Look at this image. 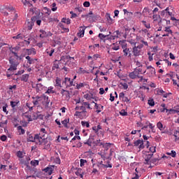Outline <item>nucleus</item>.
Returning <instances> with one entry per match:
<instances>
[{
  "mask_svg": "<svg viewBox=\"0 0 179 179\" xmlns=\"http://www.w3.org/2000/svg\"><path fill=\"white\" fill-rule=\"evenodd\" d=\"M137 40V45H135L132 48V54L134 57H139V55H142V48L143 47H148L149 44L148 41H145L143 38L136 37Z\"/></svg>",
  "mask_w": 179,
  "mask_h": 179,
  "instance_id": "f257e3e1",
  "label": "nucleus"
},
{
  "mask_svg": "<svg viewBox=\"0 0 179 179\" xmlns=\"http://www.w3.org/2000/svg\"><path fill=\"white\" fill-rule=\"evenodd\" d=\"M17 59H20V58H17L16 56L12 55H10L8 61L10 65L6 71L7 78H10L13 75V72L17 69V66L19 65Z\"/></svg>",
  "mask_w": 179,
  "mask_h": 179,
  "instance_id": "f03ea898",
  "label": "nucleus"
},
{
  "mask_svg": "<svg viewBox=\"0 0 179 179\" xmlns=\"http://www.w3.org/2000/svg\"><path fill=\"white\" fill-rule=\"evenodd\" d=\"M33 104L34 106H37L38 107H40V105L42 104V106H48L50 104V99H48V96L45 94H42L41 96H33Z\"/></svg>",
  "mask_w": 179,
  "mask_h": 179,
  "instance_id": "7ed1b4c3",
  "label": "nucleus"
},
{
  "mask_svg": "<svg viewBox=\"0 0 179 179\" xmlns=\"http://www.w3.org/2000/svg\"><path fill=\"white\" fill-rule=\"evenodd\" d=\"M8 12H12L11 17L10 20H8V22L10 23H13L16 19H17V13L15 12V8L12 6H7L4 8L3 11H2L3 13H4L5 16H8Z\"/></svg>",
  "mask_w": 179,
  "mask_h": 179,
  "instance_id": "20e7f679",
  "label": "nucleus"
},
{
  "mask_svg": "<svg viewBox=\"0 0 179 179\" xmlns=\"http://www.w3.org/2000/svg\"><path fill=\"white\" fill-rule=\"evenodd\" d=\"M27 142H36L38 145H41L43 138L38 134H35L34 137H33V135L29 134L27 136Z\"/></svg>",
  "mask_w": 179,
  "mask_h": 179,
  "instance_id": "39448f33",
  "label": "nucleus"
},
{
  "mask_svg": "<svg viewBox=\"0 0 179 179\" xmlns=\"http://www.w3.org/2000/svg\"><path fill=\"white\" fill-rule=\"evenodd\" d=\"M122 48L123 50V57H127L128 58H131L132 57V52L128 48L127 43L123 42L121 43Z\"/></svg>",
  "mask_w": 179,
  "mask_h": 179,
  "instance_id": "423d86ee",
  "label": "nucleus"
},
{
  "mask_svg": "<svg viewBox=\"0 0 179 179\" xmlns=\"http://www.w3.org/2000/svg\"><path fill=\"white\" fill-rule=\"evenodd\" d=\"M74 115L80 118V120H86V118L89 117V113L85 110L76 111Z\"/></svg>",
  "mask_w": 179,
  "mask_h": 179,
  "instance_id": "0eeeda50",
  "label": "nucleus"
},
{
  "mask_svg": "<svg viewBox=\"0 0 179 179\" xmlns=\"http://www.w3.org/2000/svg\"><path fill=\"white\" fill-rule=\"evenodd\" d=\"M10 50V55H13L14 57H16L17 59L20 58V59H22V58L19 56V55H17V53L19 52V51L20 50V46H15L14 48H9Z\"/></svg>",
  "mask_w": 179,
  "mask_h": 179,
  "instance_id": "6e6552de",
  "label": "nucleus"
},
{
  "mask_svg": "<svg viewBox=\"0 0 179 179\" xmlns=\"http://www.w3.org/2000/svg\"><path fill=\"white\" fill-rule=\"evenodd\" d=\"M153 157V154L149 153V152H144L143 153V157L145 159V164H150L152 163V161H150V159Z\"/></svg>",
  "mask_w": 179,
  "mask_h": 179,
  "instance_id": "1a4fd4ad",
  "label": "nucleus"
},
{
  "mask_svg": "<svg viewBox=\"0 0 179 179\" xmlns=\"http://www.w3.org/2000/svg\"><path fill=\"white\" fill-rule=\"evenodd\" d=\"M87 110H93L89 102H81L80 111H88Z\"/></svg>",
  "mask_w": 179,
  "mask_h": 179,
  "instance_id": "9d476101",
  "label": "nucleus"
},
{
  "mask_svg": "<svg viewBox=\"0 0 179 179\" xmlns=\"http://www.w3.org/2000/svg\"><path fill=\"white\" fill-rule=\"evenodd\" d=\"M62 86H65L66 87H71V86H75V84L73 83V80L66 77L64 78V80H63L62 82Z\"/></svg>",
  "mask_w": 179,
  "mask_h": 179,
  "instance_id": "9b49d317",
  "label": "nucleus"
},
{
  "mask_svg": "<svg viewBox=\"0 0 179 179\" xmlns=\"http://www.w3.org/2000/svg\"><path fill=\"white\" fill-rule=\"evenodd\" d=\"M134 146H138V152H141L142 149H145V144H143V140L138 139L134 141Z\"/></svg>",
  "mask_w": 179,
  "mask_h": 179,
  "instance_id": "f8f14e48",
  "label": "nucleus"
},
{
  "mask_svg": "<svg viewBox=\"0 0 179 179\" xmlns=\"http://www.w3.org/2000/svg\"><path fill=\"white\" fill-rule=\"evenodd\" d=\"M162 33L163 34L162 37H169L170 34H173V31L171 29H170V27H167L164 28V29L162 31Z\"/></svg>",
  "mask_w": 179,
  "mask_h": 179,
  "instance_id": "ddd939ff",
  "label": "nucleus"
},
{
  "mask_svg": "<svg viewBox=\"0 0 179 179\" xmlns=\"http://www.w3.org/2000/svg\"><path fill=\"white\" fill-rule=\"evenodd\" d=\"M157 94L159 96H162L164 99H167L169 96L171 95V92L167 93L163 90V89H157Z\"/></svg>",
  "mask_w": 179,
  "mask_h": 179,
  "instance_id": "4468645a",
  "label": "nucleus"
},
{
  "mask_svg": "<svg viewBox=\"0 0 179 179\" xmlns=\"http://www.w3.org/2000/svg\"><path fill=\"white\" fill-rule=\"evenodd\" d=\"M157 128L161 131L162 134H166V126L163 125L162 122H159L157 123Z\"/></svg>",
  "mask_w": 179,
  "mask_h": 179,
  "instance_id": "2eb2a0df",
  "label": "nucleus"
},
{
  "mask_svg": "<svg viewBox=\"0 0 179 179\" xmlns=\"http://www.w3.org/2000/svg\"><path fill=\"white\" fill-rule=\"evenodd\" d=\"M138 77H139V74L137 72V71L135 69L132 72L129 73V78L130 79H138Z\"/></svg>",
  "mask_w": 179,
  "mask_h": 179,
  "instance_id": "dca6fc26",
  "label": "nucleus"
},
{
  "mask_svg": "<svg viewBox=\"0 0 179 179\" xmlns=\"http://www.w3.org/2000/svg\"><path fill=\"white\" fill-rule=\"evenodd\" d=\"M43 171H45L48 176H51L54 171V166H50L45 168Z\"/></svg>",
  "mask_w": 179,
  "mask_h": 179,
  "instance_id": "f3484780",
  "label": "nucleus"
},
{
  "mask_svg": "<svg viewBox=\"0 0 179 179\" xmlns=\"http://www.w3.org/2000/svg\"><path fill=\"white\" fill-rule=\"evenodd\" d=\"M25 58L27 59V65H33L37 61V59L31 58L30 56H27Z\"/></svg>",
  "mask_w": 179,
  "mask_h": 179,
  "instance_id": "a211bd4d",
  "label": "nucleus"
},
{
  "mask_svg": "<svg viewBox=\"0 0 179 179\" xmlns=\"http://www.w3.org/2000/svg\"><path fill=\"white\" fill-rule=\"evenodd\" d=\"M89 87V83L83 81V83H80L79 84L76 85V89L79 90V89H82V87Z\"/></svg>",
  "mask_w": 179,
  "mask_h": 179,
  "instance_id": "6ab92c4d",
  "label": "nucleus"
},
{
  "mask_svg": "<svg viewBox=\"0 0 179 179\" xmlns=\"http://www.w3.org/2000/svg\"><path fill=\"white\" fill-rule=\"evenodd\" d=\"M134 70L136 71L139 75H145V73H146V70L143 71V66L136 67Z\"/></svg>",
  "mask_w": 179,
  "mask_h": 179,
  "instance_id": "aec40b11",
  "label": "nucleus"
},
{
  "mask_svg": "<svg viewBox=\"0 0 179 179\" xmlns=\"http://www.w3.org/2000/svg\"><path fill=\"white\" fill-rule=\"evenodd\" d=\"M146 68L148 71H149L148 73L150 76H153V75L156 74V69H155L152 66H148Z\"/></svg>",
  "mask_w": 179,
  "mask_h": 179,
  "instance_id": "412c9836",
  "label": "nucleus"
},
{
  "mask_svg": "<svg viewBox=\"0 0 179 179\" xmlns=\"http://www.w3.org/2000/svg\"><path fill=\"white\" fill-rule=\"evenodd\" d=\"M26 52L27 55H36V49L34 48L31 49H27Z\"/></svg>",
  "mask_w": 179,
  "mask_h": 179,
  "instance_id": "4be33fe9",
  "label": "nucleus"
},
{
  "mask_svg": "<svg viewBox=\"0 0 179 179\" xmlns=\"http://www.w3.org/2000/svg\"><path fill=\"white\" fill-rule=\"evenodd\" d=\"M85 30H86V28H83V27H80L79 32L77 34V36L78 37H83V36H85Z\"/></svg>",
  "mask_w": 179,
  "mask_h": 179,
  "instance_id": "5701e85b",
  "label": "nucleus"
},
{
  "mask_svg": "<svg viewBox=\"0 0 179 179\" xmlns=\"http://www.w3.org/2000/svg\"><path fill=\"white\" fill-rule=\"evenodd\" d=\"M92 103L95 104L94 107H95V109L96 110V113H97V114L101 113V104H98L96 103H94V101H92Z\"/></svg>",
  "mask_w": 179,
  "mask_h": 179,
  "instance_id": "b1692460",
  "label": "nucleus"
},
{
  "mask_svg": "<svg viewBox=\"0 0 179 179\" xmlns=\"http://www.w3.org/2000/svg\"><path fill=\"white\" fill-rule=\"evenodd\" d=\"M36 135H39L42 139V143L41 145H45V143H47V139L45 138V134H43V133H39L38 134Z\"/></svg>",
  "mask_w": 179,
  "mask_h": 179,
  "instance_id": "393cba45",
  "label": "nucleus"
},
{
  "mask_svg": "<svg viewBox=\"0 0 179 179\" xmlns=\"http://www.w3.org/2000/svg\"><path fill=\"white\" fill-rule=\"evenodd\" d=\"M52 69V71H55V69H59V61L55 60L54 62Z\"/></svg>",
  "mask_w": 179,
  "mask_h": 179,
  "instance_id": "a878e982",
  "label": "nucleus"
},
{
  "mask_svg": "<svg viewBox=\"0 0 179 179\" xmlns=\"http://www.w3.org/2000/svg\"><path fill=\"white\" fill-rule=\"evenodd\" d=\"M29 78V74H23V75L20 77V80H22V82L26 83V82H28Z\"/></svg>",
  "mask_w": 179,
  "mask_h": 179,
  "instance_id": "bb28decb",
  "label": "nucleus"
},
{
  "mask_svg": "<svg viewBox=\"0 0 179 179\" xmlns=\"http://www.w3.org/2000/svg\"><path fill=\"white\" fill-rule=\"evenodd\" d=\"M59 29L63 30L64 31V33H69V29L66 28L65 26L62 23L59 24Z\"/></svg>",
  "mask_w": 179,
  "mask_h": 179,
  "instance_id": "cd10ccee",
  "label": "nucleus"
},
{
  "mask_svg": "<svg viewBox=\"0 0 179 179\" xmlns=\"http://www.w3.org/2000/svg\"><path fill=\"white\" fill-rule=\"evenodd\" d=\"M55 86L56 87H62V85H61V78L58 77L56 78Z\"/></svg>",
  "mask_w": 179,
  "mask_h": 179,
  "instance_id": "c85d7f7f",
  "label": "nucleus"
},
{
  "mask_svg": "<svg viewBox=\"0 0 179 179\" xmlns=\"http://www.w3.org/2000/svg\"><path fill=\"white\" fill-rule=\"evenodd\" d=\"M106 17L107 21L108 22L109 24H113L114 23L113 18H111V15L110 13H106Z\"/></svg>",
  "mask_w": 179,
  "mask_h": 179,
  "instance_id": "c756f323",
  "label": "nucleus"
},
{
  "mask_svg": "<svg viewBox=\"0 0 179 179\" xmlns=\"http://www.w3.org/2000/svg\"><path fill=\"white\" fill-rule=\"evenodd\" d=\"M40 33V37L41 38H45V37H47V31H45V30L41 29L39 31Z\"/></svg>",
  "mask_w": 179,
  "mask_h": 179,
  "instance_id": "7c9ffc66",
  "label": "nucleus"
},
{
  "mask_svg": "<svg viewBox=\"0 0 179 179\" xmlns=\"http://www.w3.org/2000/svg\"><path fill=\"white\" fill-rule=\"evenodd\" d=\"M19 103H20V101H11L10 102V105L11 106L12 108H15V107H17V104H19Z\"/></svg>",
  "mask_w": 179,
  "mask_h": 179,
  "instance_id": "2f4dec72",
  "label": "nucleus"
},
{
  "mask_svg": "<svg viewBox=\"0 0 179 179\" xmlns=\"http://www.w3.org/2000/svg\"><path fill=\"white\" fill-rule=\"evenodd\" d=\"M159 110H160L161 113H164V111H166V113H167V106H166V103H162L161 105V108Z\"/></svg>",
  "mask_w": 179,
  "mask_h": 179,
  "instance_id": "473e14b6",
  "label": "nucleus"
},
{
  "mask_svg": "<svg viewBox=\"0 0 179 179\" xmlns=\"http://www.w3.org/2000/svg\"><path fill=\"white\" fill-rule=\"evenodd\" d=\"M55 52V49L54 48H50V50H46V53L49 55V57H52V54Z\"/></svg>",
  "mask_w": 179,
  "mask_h": 179,
  "instance_id": "72a5a7b5",
  "label": "nucleus"
},
{
  "mask_svg": "<svg viewBox=\"0 0 179 179\" xmlns=\"http://www.w3.org/2000/svg\"><path fill=\"white\" fill-rule=\"evenodd\" d=\"M24 37V35L22 34H19L15 36H13V38L15 39V40H23V38Z\"/></svg>",
  "mask_w": 179,
  "mask_h": 179,
  "instance_id": "f704fd0d",
  "label": "nucleus"
},
{
  "mask_svg": "<svg viewBox=\"0 0 179 179\" xmlns=\"http://www.w3.org/2000/svg\"><path fill=\"white\" fill-rule=\"evenodd\" d=\"M21 2L25 5V6H28L29 8H31V6H33V5L27 1V0H21Z\"/></svg>",
  "mask_w": 179,
  "mask_h": 179,
  "instance_id": "c9c22d12",
  "label": "nucleus"
},
{
  "mask_svg": "<svg viewBox=\"0 0 179 179\" xmlns=\"http://www.w3.org/2000/svg\"><path fill=\"white\" fill-rule=\"evenodd\" d=\"M34 26V22L32 21L27 22V29L28 30H31L33 29V27Z\"/></svg>",
  "mask_w": 179,
  "mask_h": 179,
  "instance_id": "e433bc0d",
  "label": "nucleus"
},
{
  "mask_svg": "<svg viewBox=\"0 0 179 179\" xmlns=\"http://www.w3.org/2000/svg\"><path fill=\"white\" fill-rule=\"evenodd\" d=\"M68 123H69V118L65 119L62 121V124L64 125L65 128H68Z\"/></svg>",
  "mask_w": 179,
  "mask_h": 179,
  "instance_id": "4c0bfd02",
  "label": "nucleus"
},
{
  "mask_svg": "<svg viewBox=\"0 0 179 179\" xmlns=\"http://www.w3.org/2000/svg\"><path fill=\"white\" fill-rule=\"evenodd\" d=\"M166 155H168V156H171V157H176V156H177V152L174 150H171V152H166Z\"/></svg>",
  "mask_w": 179,
  "mask_h": 179,
  "instance_id": "58836bf2",
  "label": "nucleus"
},
{
  "mask_svg": "<svg viewBox=\"0 0 179 179\" xmlns=\"http://www.w3.org/2000/svg\"><path fill=\"white\" fill-rule=\"evenodd\" d=\"M53 90H54L53 87H49L48 88V90L45 92V94H51V93H55Z\"/></svg>",
  "mask_w": 179,
  "mask_h": 179,
  "instance_id": "ea45409f",
  "label": "nucleus"
},
{
  "mask_svg": "<svg viewBox=\"0 0 179 179\" xmlns=\"http://www.w3.org/2000/svg\"><path fill=\"white\" fill-rule=\"evenodd\" d=\"M110 47L113 51H118V50H120V46L118 45H115V43H113Z\"/></svg>",
  "mask_w": 179,
  "mask_h": 179,
  "instance_id": "a19ab883",
  "label": "nucleus"
},
{
  "mask_svg": "<svg viewBox=\"0 0 179 179\" xmlns=\"http://www.w3.org/2000/svg\"><path fill=\"white\" fill-rule=\"evenodd\" d=\"M43 90V85L41 83H38L36 85V92L38 93V92Z\"/></svg>",
  "mask_w": 179,
  "mask_h": 179,
  "instance_id": "79ce46f5",
  "label": "nucleus"
},
{
  "mask_svg": "<svg viewBox=\"0 0 179 179\" xmlns=\"http://www.w3.org/2000/svg\"><path fill=\"white\" fill-rule=\"evenodd\" d=\"M96 166L98 167V169H99V170H103V169H104V167H107V164H99V162H97Z\"/></svg>",
  "mask_w": 179,
  "mask_h": 179,
  "instance_id": "37998d69",
  "label": "nucleus"
},
{
  "mask_svg": "<svg viewBox=\"0 0 179 179\" xmlns=\"http://www.w3.org/2000/svg\"><path fill=\"white\" fill-rule=\"evenodd\" d=\"M141 23H143V26L146 27V29H150V24L149 22H147L145 20L141 21Z\"/></svg>",
  "mask_w": 179,
  "mask_h": 179,
  "instance_id": "c03bdc74",
  "label": "nucleus"
},
{
  "mask_svg": "<svg viewBox=\"0 0 179 179\" xmlns=\"http://www.w3.org/2000/svg\"><path fill=\"white\" fill-rule=\"evenodd\" d=\"M152 19L154 22H158V20L160 19V15L157 14H154L152 16Z\"/></svg>",
  "mask_w": 179,
  "mask_h": 179,
  "instance_id": "a18cd8bd",
  "label": "nucleus"
},
{
  "mask_svg": "<svg viewBox=\"0 0 179 179\" xmlns=\"http://www.w3.org/2000/svg\"><path fill=\"white\" fill-rule=\"evenodd\" d=\"M81 124L83 127H86V128H90V124H89V122L82 121Z\"/></svg>",
  "mask_w": 179,
  "mask_h": 179,
  "instance_id": "49530a36",
  "label": "nucleus"
},
{
  "mask_svg": "<svg viewBox=\"0 0 179 179\" xmlns=\"http://www.w3.org/2000/svg\"><path fill=\"white\" fill-rule=\"evenodd\" d=\"M62 22L66 24H71V20L69 18H62Z\"/></svg>",
  "mask_w": 179,
  "mask_h": 179,
  "instance_id": "de8ad7c7",
  "label": "nucleus"
},
{
  "mask_svg": "<svg viewBox=\"0 0 179 179\" xmlns=\"http://www.w3.org/2000/svg\"><path fill=\"white\" fill-rule=\"evenodd\" d=\"M148 104L149 106H150L151 107H154L155 106V100H153V99H148Z\"/></svg>",
  "mask_w": 179,
  "mask_h": 179,
  "instance_id": "09e8293b",
  "label": "nucleus"
},
{
  "mask_svg": "<svg viewBox=\"0 0 179 179\" xmlns=\"http://www.w3.org/2000/svg\"><path fill=\"white\" fill-rule=\"evenodd\" d=\"M149 151L150 152V155H153L156 152V147L155 146L150 147Z\"/></svg>",
  "mask_w": 179,
  "mask_h": 179,
  "instance_id": "8fccbe9b",
  "label": "nucleus"
},
{
  "mask_svg": "<svg viewBox=\"0 0 179 179\" xmlns=\"http://www.w3.org/2000/svg\"><path fill=\"white\" fill-rule=\"evenodd\" d=\"M38 163H39L38 160L34 159L31 161V164L34 166V167H36V166H38Z\"/></svg>",
  "mask_w": 179,
  "mask_h": 179,
  "instance_id": "3c124183",
  "label": "nucleus"
},
{
  "mask_svg": "<svg viewBox=\"0 0 179 179\" xmlns=\"http://www.w3.org/2000/svg\"><path fill=\"white\" fill-rule=\"evenodd\" d=\"M111 146V143H106L103 145V148L105 149V150H108L110 149V147Z\"/></svg>",
  "mask_w": 179,
  "mask_h": 179,
  "instance_id": "603ef678",
  "label": "nucleus"
},
{
  "mask_svg": "<svg viewBox=\"0 0 179 179\" xmlns=\"http://www.w3.org/2000/svg\"><path fill=\"white\" fill-rule=\"evenodd\" d=\"M8 107V103H5L4 106H3V113H6V115L9 113V111L6 109Z\"/></svg>",
  "mask_w": 179,
  "mask_h": 179,
  "instance_id": "864d4df0",
  "label": "nucleus"
},
{
  "mask_svg": "<svg viewBox=\"0 0 179 179\" xmlns=\"http://www.w3.org/2000/svg\"><path fill=\"white\" fill-rule=\"evenodd\" d=\"M85 163H87V161L86 159H81L80 160V167H83V166H85Z\"/></svg>",
  "mask_w": 179,
  "mask_h": 179,
  "instance_id": "5fc2aeb1",
  "label": "nucleus"
},
{
  "mask_svg": "<svg viewBox=\"0 0 179 179\" xmlns=\"http://www.w3.org/2000/svg\"><path fill=\"white\" fill-rule=\"evenodd\" d=\"M93 94H85L84 95V97L87 99V100H90V99H92Z\"/></svg>",
  "mask_w": 179,
  "mask_h": 179,
  "instance_id": "6e6d98bb",
  "label": "nucleus"
},
{
  "mask_svg": "<svg viewBox=\"0 0 179 179\" xmlns=\"http://www.w3.org/2000/svg\"><path fill=\"white\" fill-rule=\"evenodd\" d=\"M52 12H55L58 8L57 7V3H52Z\"/></svg>",
  "mask_w": 179,
  "mask_h": 179,
  "instance_id": "4d7b16f0",
  "label": "nucleus"
},
{
  "mask_svg": "<svg viewBox=\"0 0 179 179\" xmlns=\"http://www.w3.org/2000/svg\"><path fill=\"white\" fill-rule=\"evenodd\" d=\"M76 170H77V171H76V175H77V176H80V174H81L82 173H83V172H82V171H83V169H80V168H77Z\"/></svg>",
  "mask_w": 179,
  "mask_h": 179,
  "instance_id": "13d9d810",
  "label": "nucleus"
},
{
  "mask_svg": "<svg viewBox=\"0 0 179 179\" xmlns=\"http://www.w3.org/2000/svg\"><path fill=\"white\" fill-rule=\"evenodd\" d=\"M93 141H92L91 138H89L86 142H84V145H87L88 146H92V143Z\"/></svg>",
  "mask_w": 179,
  "mask_h": 179,
  "instance_id": "bf43d9fd",
  "label": "nucleus"
},
{
  "mask_svg": "<svg viewBox=\"0 0 179 179\" xmlns=\"http://www.w3.org/2000/svg\"><path fill=\"white\" fill-rule=\"evenodd\" d=\"M17 129H18V131H20V134H22V135H24V129H23V127H22V126H19L18 127H17Z\"/></svg>",
  "mask_w": 179,
  "mask_h": 179,
  "instance_id": "052dcab7",
  "label": "nucleus"
},
{
  "mask_svg": "<svg viewBox=\"0 0 179 179\" xmlns=\"http://www.w3.org/2000/svg\"><path fill=\"white\" fill-rule=\"evenodd\" d=\"M120 115H122L123 117H125V115H128V113L127 111H125V110L122 109L120 112Z\"/></svg>",
  "mask_w": 179,
  "mask_h": 179,
  "instance_id": "680f3d73",
  "label": "nucleus"
},
{
  "mask_svg": "<svg viewBox=\"0 0 179 179\" xmlns=\"http://www.w3.org/2000/svg\"><path fill=\"white\" fill-rule=\"evenodd\" d=\"M95 143L97 146H102V147L104 146V144H105L104 143L101 142L100 140H97Z\"/></svg>",
  "mask_w": 179,
  "mask_h": 179,
  "instance_id": "e2e57ef3",
  "label": "nucleus"
},
{
  "mask_svg": "<svg viewBox=\"0 0 179 179\" xmlns=\"http://www.w3.org/2000/svg\"><path fill=\"white\" fill-rule=\"evenodd\" d=\"M178 134H179V131H176L174 133L173 136H175V141H178V139H179Z\"/></svg>",
  "mask_w": 179,
  "mask_h": 179,
  "instance_id": "0e129e2a",
  "label": "nucleus"
},
{
  "mask_svg": "<svg viewBox=\"0 0 179 179\" xmlns=\"http://www.w3.org/2000/svg\"><path fill=\"white\" fill-rule=\"evenodd\" d=\"M6 139H8V137L5 135H2L0 137V141H1L2 142L6 141Z\"/></svg>",
  "mask_w": 179,
  "mask_h": 179,
  "instance_id": "69168bd1",
  "label": "nucleus"
},
{
  "mask_svg": "<svg viewBox=\"0 0 179 179\" xmlns=\"http://www.w3.org/2000/svg\"><path fill=\"white\" fill-rule=\"evenodd\" d=\"M172 113H176V110L171 108V109H166V114H171Z\"/></svg>",
  "mask_w": 179,
  "mask_h": 179,
  "instance_id": "338daca9",
  "label": "nucleus"
},
{
  "mask_svg": "<svg viewBox=\"0 0 179 179\" xmlns=\"http://www.w3.org/2000/svg\"><path fill=\"white\" fill-rule=\"evenodd\" d=\"M99 37L101 40H103V38H106V37H108V35H104L103 34H99Z\"/></svg>",
  "mask_w": 179,
  "mask_h": 179,
  "instance_id": "774afa93",
  "label": "nucleus"
}]
</instances>
